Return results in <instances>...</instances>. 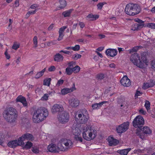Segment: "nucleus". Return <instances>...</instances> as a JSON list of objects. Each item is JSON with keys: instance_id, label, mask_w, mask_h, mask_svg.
<instances>
[{"instance_id": "f257e3e1", "label": "nucleus", "mask_w": 155, "mask_h": 155, "mask_svg": "<svg viewBox=\"0 0 155 155\" xmlns=\"http://www.w3.org/2000/svg\"><path fill=\"white\" fill-rule=\"evenodd\" d=\"M80 127V130L79 131L78 128L73 130L74 138L77 140L82 142V138L80 136L81 132L83 138L87 140L90 141L95 138L97 135V131L91 126L82 125Z\"/></svg>"}, {"instance_id": "f03ea898", "label": "nucleus", "mask_w": 155, "mask_h": 155, "mask_svg": "<svg viewBox=\"0 0 155 155\" xmlns=\"http://www.w3.org/2000/svg\"><path fill=\"white\" fill-rule=\"evenodd\" d=\"M48 114V111L46 108H40L38 109L34 113L32 117L33 121L35 123L41 122L46 118Z\"/></svg>"}, {"instance_id": "7ed1b4c3", "label": "nucleus", "mask_w": 155, "mask_h": 155, "mask_svg": "<svg viewBox=\"0 0 155 155\" xmlns=\"http://www.w3.org/2000/svg\"><path fill=\"white\" fill-rule=\"evenodd\" d=\"M3 116L7 122L13 123L15 122L17 119L18 112L15 109L10 107L4 111Z\"/></svg>"}, {"instance_id": "20e7f679", "label": "nucleus", "mask_w": 155, "mask_h": 155, "mask_svg": "<svg viewBox=\"0 0 155 155\" xmlns=\"http://www.w3.org/2000/svg\"><path fill=\"white\" fill-rule=\"evenodd\" d=\"M140 60L139 55L136 53L132 54L130 58V61L138 67L143 68L145 66L148 64V62L145 57H142Z\"/></svg>"}, {"instance_id": "39448f33", "label": "nucleus", "mask_w": 155, "mask_h": 155, "mask_svg": "<svg viewBox=\"0 0 155 155\" xmlns=\"http://www.w3.org/2000/svg\"><path fill=\"white\" fill-rule=\"evenodd\" d=\"M140 7L139 5L132 3L127 5L125 9V13L130 15H137L140 12Z\"/></svg>"}, {"instance_id": "423d86ee", "label": "nucleus", "mask_w": 155, "mask_h": 155, "mask_svg": "<svg viewBox=\"0 0 155 155\" xmlns=\"http://www.w3.org/2000/svg\"><path fill=\"white\" fill-rule=\"evenodd\" d=\"M59 141L61 151H65L67 150L72 147L73 143L70 140L62 139Z\"/></svg>"}, {"instance_id": "0eeeda50", "label": "nucleus", "mask_w": 155, "mask_h": 155, "mask_svg": "<svg viewBox=\"0 0 155 155\" xmlns=\"http://www.w3.org/2000/svg\"><path fill=\"white\" fill-rule=\"evenodd\" d=\"M88 118V114L86 111L84 113H82L78 114V116L77 114L75 115L76 120L81 124H84L86 123Z\"/></svg>"}, {"instance_id": "6e6552de", "label": "nucleus", "mask_w": 155, "mask_h": 155, "mask_svg": "<svg viewBox=\"0 0 155 155\" xmlns=\"http://www.w3.org/2000/svg\"><path fill=\"white\" fill-rule=\"evenodd\" d=\"M57 118L59 122L62 124H65L68 122L69 120V115L65 111L60 113L58 115Z\"/></svg>"}, {"instance_id": "1a4fd4ad", "label": "nucleus", "mask_w": 155, "mask_h": 155, "mask_svg": "<svg viewBox=\"0 0 155 155\" xmlns=\"http://www.w3.org/2000/svg\"><path fill=\"white\" fill-rule=\"evenodd\" d=\"M144 124V120L140 116H137L133 122V126L135 128H141Z\"/></svg>"}, {"instance_id": "9d476101", "label": "nucleus", "mask_w": 155, "mask_h": 155, "mask_svg": "<svg viewBox=\"0 0 155 155\" xmlns=\"http://www.w3.org/2000/svg\"><path fill=\"white\" fill-rule=\"evenodd\" d=\"M60 148V144L59 142L57 146L54 144L49 145L48 147V150L51 152L59 153L61 151Z\"/></svg>"}, {"instance_id": "9b49d317", "label": "nucleus", "mask_w": 155, "mask_h": 155, "mask_svg": "<svg viewBox=\"0 0 155 155\" xmlns=\"http://www.w3.org/2000/svg\"><path fill=\"white\" fill-rule=\"evenodd\" d=\"M64 111V108L62 105L58 104H54L52 107L51 112L52 114H55L57 113L58 114Z\"/></svg>"}, {"instance_id": "f8f14e48", "label": "nucleus", "mask_w": 155, "mask_h": 155, "mask_svg": "<svg viewBox=\"0 0 155 155\" xmlns=\"http://www.w3.org/2000/svg\"><path fill=\"white\" fill-rule=\"evenodd\" d=\"M129 125V122H126L118 126L116 128L117 132L118 133H122L125 132L128 129Z\"/></svg>"}, {"instance_id": "ddd939ff", "label": "nucleus", "mask_w": 155, "mask_h": 155, "mask_svg": "<svg viewBox=\"0 0 155 155\" xmlns=\"http://www.w3.org/2000/svg\"><path fill=\"white\" fill-rule=\"evenodd\" d=\"M68 103L69 105L72 107H76L80 104L79 100L76 98L72 97L69 99Z\"/></svg>"}, {"instance_id": "4468645a", "label": "nucleus", "mask_w": 155, "mask_h": 155, "mask_svg": "<svg viewBox=\"0 0 155 155\" xmlns=\"http://www.w3.org/2000/svg\"><path fill=\"white\" fill-rule=\"evenodd\" d=\"M76 89L75 84L74 83L72 87L71 88H65L61 90V92L59 94L62 95H64L68 93L72 92L75 91Z\"/></svg>"}, {"instance_id": "2eb2a0df", "label": "nucleus", "mask_w": 155, "mask_h": 155, "mask_svg": "<svg viewBox=\"0 0 155 155\" xmlns=\"http://www.w3.org/2000/svg\"><path fill=\"white\" fill-rule=\"evenodd\" d=\"M120 83L124 86L129 87L131 84L130 80L127 76H124L120 80Z\"/></svg>"}, {"instance_id": "dca6fc26", "label": "nucleus", "mask_w": 155, "mask_h": 155, "mask_svg": "<svg viewBox=\"0 0 155 155\" xmlns=\"http://www.w3.org/2000/svg\"><path fill=\"white\" fill-rule=\"evenodd\" d=\"M117 53V51L114 49H109L106 51V54L107 56L113 57L116 56Z\"/></svg>"}, {"instance_id": "f3484780", "label": "nucleus", "mask_w": 155, "mask_h": 155, "mask_svg": "<svg viewBox=\"0 0 155 155\" xmlns=\"http://www.w3.org/2000/svg\"><path fill=\"white\" fill-rule=\"evenodd\" d=\"M108 141L109 145L111 146H115L117 145L119 143V141L117 140L110 137H108Z\"/></svg>"}, {"instance_id": "a211bd4d", "label": "nucleus", "mask_w": 155, "mask_h": 155, "mask_svg": "<svg viewBox=\"0 0 155 155\" xmlns=\"http://www.w3.org/2000/svg\"><path fill=\"white\" fill-rule=\"evenodd\" d=\"M155 84V81L153 80H150L147 82L144 83L143 88L144 89H147L149 87L153 86Z\"/></svg>"}, {"instance_id": "6ab92c4d", "label": "nucleus", "mask_w": 155, "mask_h": 155, "mask_svg": "<svg viewBox=\"0 0 155 155\" xmlns=\"http://www.w3.org/2000/svg\"><path fill=\"white\" fill-rule=\"evenodd\" d=\"M22 137L23 139L25 140H27L32 141L34 140V137L31 134L26 133L22 136Z\"/></svg>"}, {"instance_id": "aec40b11", "label": "nucleus", "mask_w": 155, "mask_h": 155, "mask_svg": "<svg viewBox=\"0 0 155 155\" xmlns=\"http://www.w3.org/2000/svg\"><path fill=\"white\" fill-rule=\"evenodd\" d=\"M16 101L17 102H20L21 103L23 106L25 107L27 105V101L25 97L20 96L17 97L16 99Z\"/></svg>"}, {"instance_id": "412c9836", "label": "nucleus", "mask_w": 155, "mask_h": 155, "mask_svg": "<svg viewBox=\"0 0 155 155\" xmlns=\"http://www.w3.org/2000/svg\"><path fill=\"white\" fill-rule=\"evenodd\" d=\"M131 148L119 150H117V152L120 155H127L128 152L131 150Z\"/></svg>"}, {"instance_id": "4be33fe9", "label": "nucleus", "mask_w": 155, "mask_h": 155, "mask_svg": "<svg viewBox=\"0 0 155 155\" xmlns=\"http://www.w3.org/2000/svg\"><path fill=\"white\" fill-rule=\"evenodd\" d=\"M63 56L59 53L55 54L54 57V61L57 62L62 61L63 60Z\"/></svg>"}, {"instance_id": "5701e85b", "label": "nucleus", "mask_w": 155, "mask_h": 155, "mask_svg": "<svg viewBox=\"0 0 155 155\" xmlns=\"http://www.w3.org/2000/svg\"><path fill=\"white\" fill-rule=\"evenodd\" d=\"M106 102L107 101H104L99 103H94L92 105V107L93 109H97L101 107L102 105Z\"/></svg>"}, {"instance_id": "b1692460", "label": "nucleus", "mask_w": 155, "mask_h": 155, "mask_svg": "<svg viewBox=\"0 0 155 155\" xmlns=\"http://www.w3.org/2000/svg\"><path fill=\"white\" fill-rule=\"evenodd\" d=\"M73 10V9H71L65 11L63 12L62 15L64 17H69L70 16Z\"/></svg>"}, {"instance_id": "393cba45", "label": "nucleus", "mask_w": 155, "mask_h": 155, "mask_svg": "<svg viewBox=\"0 0 155 155\" xmlns=\"http://www.w3.org/2000/svg\"><path fill=\"white\" fill-rule=\"evenodd\" d=\"M8 146L12 148H15L18 146L17 140H14L9 142L8 143Z\"/></svg>"}, {"instance_id": "a878e982", "label": "nucleus", "mask_w": 155, "mask_h": 155, "mask_svg": "<svg viewBox=\"0 0 155 155\" xmlns=\"http://www.w3.org/2000/svg\"><path fill=\"white\" fill-rule=\"evenodd\" d=\"M140 130L146 134H150L151 133V130L149 127H143L142 129H140Z\"/></svg>"}, {"instance_id": "bb28decb", "label": "nucleus", "mask_w": 155, "mask_h": 155, "mask_svg": "<svg viewBox=\"0 0 155 155\" xmlns=\"http://www.w3.org/2000/svg\"><path fill=\"white\" fill-rule=\"evenodd\" d=\"M45 70V68L41 71L38 72L35 75V78L38 79L42 76L43 75Z\"/></svg>"}, {"instance_id": "cd10ccee", "label": "nucleus", "mask_w": 155, "mask_h": 155, "mask_svg": "<svg viewBox=\"0 0 155 155\" xmlns=\"http://www.w3.org/2000/svg\"><path fill=\"white\" fill-rule=\"evenodd\" d=\"M60 3V8L62 9L65 7L66 5V2L65 0H59Z\"/></svg>"}, {"instance_id": "c85d7f7f", "label": "nucleus", "mask_w": 155, "mask_h": 155, "mask_svg": "<svg viewBox=\"0 0 155 155\" xmlns=\"http://www.w3.org/2000/svg\"><path fill=\"white\" fill-rule=\"evenodd\" d=\"M24 141H25V140H24L23 138L22 137V136L20 137L18 139V140H17V143H18V146L24 145Z\"/></svg>"}, {"instance_id": "c756f323", "label": "nucleus", "mask_w": 155, "mask_h": 155, "mask_svg": "<svg viewBox=\"0 0 155 155\" xmlns=\"http://www.w3.org/2000/svg\"><path fill=\"white\" fill-rule=\"evenodd\" d=\"M37 11V10L36 9L34 11H29L27 12V13L25 15V18H28L31 15H33L35 14Z\"/></svg>"}, {"instance_id": "7c9ffc66", "label": "nucleus", "mask_w": 155, "mask_h": 155, "mask_svg": "<svg viewBox=\"0 0 155 155\" xmlns=\"http://www.w3.org/2000/svg\"><path fill=\"white\" fill-rule=\"evenodd\" d=\"M51 80L50 78L45 79L43 81V85L49 86L50 85Z\"/></svg>"}, {"instance_id": "2f4dec72", "label": "nucleus", "mask_w": 155, "mask_h": 155, "mask_svg": "<svg viewBox=\"0 0 155 155\" xmlns=\"http://www.w3.org/2000/svg\"><path fill=\"white\" fill-rule=\"evenodd\" d=\"M72 69V70H73V72L74 73H76L79 71L80 68L78 66L75 65Z\"/></svg>"}, {"instance_id": "473e14b6", "label": "nucleus", "mask_w": 155, "mask_h": 155, "mask_svg": "<svg viewBox=\"0 0 155 155\" xmlns=\"http://www.w3.org/2000/svg\"><path fill=\"white\" fill-rule=\"evenodd\" d=\"M32 146V143L31 142L29 141H28L24 146V148L26 149L30 148Z\"/></svg>"}, {"instance_id": "72a5a7b5", "label": "nucleus", "mask_w": 155, "mask_h": 155, "mask_svg": "<svg viewBox=\"0 0 155 155\" xmlns=\"http://www.w3.org/2000/svg\"><path fill=\"white\" fill-rule=\"evenodd\" d=\"M33 41L34 45V47L36 48L38 46V38L36 36L34 37L33 38Z\"/></svg>"}, {"instance_id": "f704fd0d", "label": "nucleus", "mask_w": 155, "mask_h": 155, "mask_svg": "<svg viewBox=\"0 0 155 155\" xmlns=\"http://www.w3.org/2000/svg\"><path fill=\"white\" fill-rule=\"evenodd\" d=\"M20 44L18 43L17 42H15L14 43L12 47V48L13 49L15 50H17L18 48H19Z\"/></svg>"}, {"instance_id": "c9c22d12", "label": "nucleus", "mask_w": 155, "mask_h": 155, "mask_svg": "<svg viewBox=\"0 0 155 155\" xmlns=\"http://www.w3.org/2000/svg\"><path fill=\"white\" fill-rule=\"evenodd\" d=\"M66 72L68 75H71L73 72L72 68H67L66 69Z\"/></svg>"}, {"instance_id": "e433bc0d", "label": "nucleus", "mask_w": 155, "mask_h": 155, "mask_svg": "<svg viewBox=\"0 0 155 155\" xmlns=\"http://www.w3.org/2000/svg\"><path fill=\"white\" fill-rule=\"evenodd\" d=\"M106 3L104 2H101L98 3L97 5V9L101 10L102 8L103 5L105 4Z\"/></svg>"}, {"instance_id": "4c0bfd02", "label": "nucleus", "mask_w": 155, "mask_h": 155, "mask_svg": "<svg viewBox=\"0 0 155 155\" xmlns=\"http://www.w3.org/2000/svg\"><path fill=\"white\" fill-rule=\"evenodd\" d=\"M87 19L89 21L94 20V16L91 14L88 15L87 17Z\"/></svg>"}, {"instance_id": "58836bf2", "label": "nucleus", "mask_w": 155, "mask_h": 155, "mask_svg": "<svg viewBox=\"0 0 155 155\" xmlns=\"http://www.w3.org/2000/svg\"><path fill=\"white\" fill-rule=\"evenodd\" d=\"M136 133L138 135H139L141 139H145V134L144 133H140V132H136Z\"/></svg>"}, {"instance_id": "ea45409f", "label": "nucleus", "mask_w": 155, "mask_h": 155, "mask_svg": "<svg viewBox=\"0 0 155 155\" xmlns=\"http://www.w3.org/2000/svg\"><path fill=\"white\" fill-rule=\"evenodd\" d=\"M81 57V55L79 54H75L72 56V58L73 59L75 60H76L78 58H80Z\"/></svg>"}, {"instance_id": "a19ab883", "label": "nucleus", "mask_w": 155, "mask_h": 155, "mask_svg": "<svg viewBox=\"0 0 155 155\" xmlns=\"http://www.w3.org/2000/svg\"><path fill=\"white\" fill-rule=\"evenodd\" d=\"M32 151L33 153H38L39 152L38 149L36 147H32Z\"/></svg>"}, {"instance_id": "79ce46f5", "label": "nucleus", "mask_w": 155, "mask_h": 155, "mask_svg": "<svg viewBox=\"0 0 155 155\" xmlns=\"http://www.w3.org/2000/svg\"><path fill=\"white\" fill-rule=\"evenodd\" d=\"M67 27L65 26H64L60 28L59 31V34H63V33L64 32L65 29Z\"/></svg>"}, {"instance_id": "37998d69", "label": "nucleus", "mask_w": 155, "mask_h": 155, "mask_svg": "<svg viewBox=\"0 0 155 155\" xmlns=\"http://www.w3.org/2000/svg\"><path fill=\"white\" fill-rule=\"evenodd\" d=\"M104 78V75L103 74H98L97 76V78L98 79L102 80Z\"/></svg>"}, {"instance_id": "c03bdc74", "label": "nucleus", "mask_w": 155, "mask_h": 155, "mask_svg": "<svg viewBox=\"0 0 155 155\" xmlns=\"http://www.w3.org/2000/svg\"><path fill=\"white\" fill-rule=\"evenodd\" d=\"M48 94H45L41 97V100L42 101H46L48 99Z\"/></svg>"}, {"instance_id": "a18cd8bd", "label": "nucleus", "mask_w": 155, "mask_h": 155, "mask_svg": "<svg viewBox=\"0 0 155 155\" xmlns=\"http://www.w3.org/2000/svg\"><path fill=\"white\" fill-rule=\"evenodd\" d=\"M147 27L153 29H155V24L153 23H148L147 24Z\"/></svg>"}, {"instance_id": "49530a36", "label": "nucleus", "mask_w": 155, "mask_h": 155, "mask_svg": "<svg viewBox=\"0 0 155 155\" xmlns=\"http://www.w3.org/2000/svg\"><path fill=\"white\" fill-rule=\"evenodd\" d=\"M138 49V48L137 47H135L133 48L132 49L129 50L128 51L130 53L134 52H136Z\"/></svg>"}, {"instance_id": "de8ad7c7", "label": "nucleus", "mask_w": 155, "mask_h": 155, "mask_svg": "<svg viewBox=\"0 0 155 155\" xmlns=\"http://www.w3.org/2000/svg\"><path fill=\"white\" fill-rule=\"evenodd\" d=\"M76 65V62H71L68 63V68H73Z\"/></svg>"}, {"instance_id": "09e8293b", "label": "nucleus", "mask_w": 155, "mask_h": 155, "mask_svg": "<svg viewBox=\"0 0 155 155\" xmlns=\"http://www.w3.org/2000/svg\"><path fill=\"white\" fill-rule=\"evenodd\" d=\"M145 106L147 110H148L150 109V103L149 101H147L146 102L145 104Z\"/></svg>"}, {"instance_id": "8fccbe9b", "label": "nucleus", "mask_w": 155, "mask_h": 155, "mask_svg": "<svg viewBox=\"0 0 155 155\" xmlns=\"http://www.w3.org/2000/svg\"><path fill=\"white\" fill-rule=\"evenodd\" d=\"M131 30L134 31H136L138 30L137 23L134 24L132 26Z\"/></svg>"}, {"instance_id": "3c124183", "label": "nucleus", "mask_w": 155, "mask_h": 155, "mask_svg": "<svg viewBox=\"0 0 155 155\" xmlns=\"http://www.w3.org/2000/svg\"><path fill=\"white\" fill-rule=\"evenodd\" d=\"M64 80L61 79H60L58 81L57 84H56V86H59L62 85L64 82Z\"/></svg>"}, {"instance_id": "603ef678", "label": "nucleus", "mask_w": 155, "mask_h": 155, "mask_svg": "<svg viewBox=\"0 0 155 155\" xmlns=\"http://www.w3.org/2000/svg\"><path fill=\"white\" fill-rule=\"evenodd\" d=\"M72 47V50L74 51H78L80 48V47L78 45H76L74 47Z\"/></svg>"}, {"instance_id": "864d4df0", "label": "nucleus", "mask_w": 155, "mask_h": 155, "mask_svg": "<svg viewBox=\"0 0 155 155\" xmlns=\"http://www.w3.org/2000/svg\"><path fill=\"white\" fill-rule=\"evenodd\" d=\"M137 25H138V30L143 28L144 26V21H143L142 23H140L139 24L137 23Z\"/></svg>"}, {"instance_id": "5fc2aeb1", "label": "nucleus", "mask_w": 155, "mask_h": 155, "mask_svg": "<svg viewBox=\"0 0 155 155\" xmlns=\"http://www.w3.org/2000/svg\"><path fill=\"white\" fill-rule=\"evenodd\" d=\"M151 65L152 68L155 70V59H153L152 61Z\"/></svg>"}, {"instance_id": "6e6d98bb", "label": "nucleus", "mask_w": 155, "mask_h": 155, "mask_svg": "<svg viewBox=\"0 0 155 155\" xmlns=\"http://www.w3.org/2000/svg\"><path fill=\"white\" fill-rule=\"evenodd\" d=\"M39 6L37 4H33L31 5L30 7V8L31 9H35L36 8H38V7Z\"/></svg>"}, {"instance_id": "4d7b16f0", "label": "nucleus", "mask_w": 155, "mask_h": 155, "mask_svg": "<svg viewBox=\"0 0 155 155\" xmlns=\"http://www.w3.org/2000/svg\"><path fill=\"white\" fill-rule=\"evenodd\" d=\"M12 20L11 19H9V24L8 28L10 30H11L12 28Z\"/></svg>"}, {"instance_id": "13d9d810", "label": "nucleus", "mask_w": 155, "mask_h": 155, "mask_svg": "<svg viewBox=\"0 0 155 155\" xmlns=\"http://www.w3.org/2000/svg\"><path fill=\"white\" fill-rule=\"evenodd\" d=\"M55 69V67L54 66H51L48 68V71H54Z\"/></svg>"}, {"instance_id": "bf43d9fd", "label": "nucleus", "mask_w": 155, "mask_h": 155, "mask_svg": "<svg viewBox=\"0 0 155 155\" xmlns=\"http://www.w3.org/2000/svg\"><path fill=\"white\" fill-rule=\"evenodd\" d=\"M64 36V34H59V36L58 39V41L61 40L62 39Z\"/></svg>"}, {"instance_id": "052dcab7", "label": "nucleus", "mask_w": 155, "mask_h": 155, "mask_svg": "<svg viewBox=\"0 0 155 155\" xmlns=\"http://www.w3.org/2000/svg\"><path fill=\"white\" fill-rule=\"evenodd\" d=\"M72 52L73 51H64V53L68 55H71Z\"/></svg>"}, {"instance_id": "680f3d73", "label": "nucleus", "mask_w": 155, "mask_h": 155, "mask_svg": "<svg viewBox=\"0 0 155 155\" xmlns=\"http://www.w3.org/2000/svg\"><path fill=\"white\" fill-rule=\"evenodd\" d=\"M139 112L140 114L143 115H145L146 113V111L142 109L139 110Z\"/></svg>"}, {"instance_id": "e2e57ef3", "label": "nucleus", "mask_w": 155, "mask_h": 155, "mask_svg": "<svg viewBox=\"0 0 155 155\" xmlns=\"http://www.w3.org/2000/svg\"><path fill=\"white\" fill-rule=\"evenodd\" d=\"M134 21L135 22H138L139 23H142L143 22V21L142 20L138 18H136L135 19Z\"/></svg>"}, {"instance_id": "0e129e2a", "label": "nucleus", "mask_w": 155, "mask_h": 155, "mask_svg": "<svg viewBox=\"0 0 155 155\" xmlns=\"http://www.w3.org/2000/svg\"><path fill=\"white\" fill-rule=\"evenodd\" d=\"M79 25L81 28H83L85 26L84 23L83 22H79Z\"/></svg>"}, {"instance_id": "69168bd1", "label": "nucleus", "mask_w": 155, "mask_h": 155, "mask_svg": "<svg viewBox=\"0 0 155 155\" xmlns=\"http://www.w3.org/2000/svg\"><path fill=\"white\" fill-rule=\"evenodd\" d=\"M19 0H16L15 2V6L18 7L19 5Z\"/></svg>"}, {"instance_id": "338daca9", "label": "nucleus", "mask_w": 155, "mask_h": 155, "mask_svg": "<svg viewBox=\"0 0 155 155\" xmlns=\"http://www.w3.org/2000/svg\"><path fill=\"white\" fill-rule=\"evenodd\" d=\"M5 57H6V58L7 59H9L10 58V55L7 52V51H6L5 53Z\"/></svg>"}, {"instance_id": "774afa93", "label": "nucleus", "mask_w": 155, "mask_h": 155, "mask_svg": "<svg viewBox=\"0 0 155 155\" xmlns=\"http://www.w3.org/2000/svg\"><path fill=\"white\" fill-rule=\"evenodd\" d=\"M142 93H141L140 91H137L135 94V96L136 97H137L139 96H140L142 94Z\"/></svg>"}]
</instances>
